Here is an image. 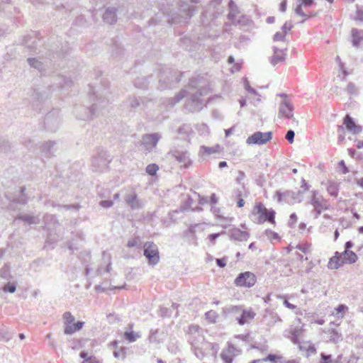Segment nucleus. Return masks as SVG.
I'll use <instances>...</instances> for the list:
<instances>
[{"label": "nucleus", "instance_id": "obj_26", "mask_svg": "<svg viewBox=\"0 0 363 363\" xmlns=\"http://www.w3.org/2000/svg\"><path fill=\"white\" fill-rule=\"evenodd\" d=\"M342 255V260L344 264H353L357 259V255L351 250H345Z\"/></svg>", "mask_w": 363, "mask_h": 363}, {"label": "nucleus", "instance_id": "obj_27", "mask_svg": "<svg viewBox=\"0 0 363 363\" xmlns=\"http://www.w3.org/2000/svg\"><path fill=\"white\" fill-rule=\"evenodd\" d=\"M204 338L202 333H199L198 335H193L188 337V341L191 344L192 349L199 350V346L203 342Z\"/></svg>", "mask_w": 363, "mask_h": 363}, {"label": "nucleus", "instance_id": "obj_62", "mask_svg": "<svg viewBox=\"0 0 363 363\" xmlns=\"http://www.w3.org/2000/svg\"><path fill=\"white\" fill-rule=\"evenodd\" d=\"M339 165L340 167L342 168V174H347L349 172V169L348 167L346 166L344 160H341L340 162H339Z\"/></svg>", "mask_w": 363, "mask_h": 363}, {"label": "nucleus", "instance_id": "obj_50", "mask_svg": "<svg viewBox=\"0 0 363 363\" xmlns=\"http://www.w3.org/2000/svg\"><path fill=\"white\" fill-rule=\"evenodd\" d=\"M113 356L116 358H120L124 359L125 357V349L121 347L120 350H115L113 351Z\"/></svg>", "mask_w": 363, "mask_h": 363}, {"label": "nucleus", "instance_id": "obj_32", "mask_svg": "<svg viewBox=\"0 0 363 363\" xmlns=\"http://www.w3.org/2000/svg\"><path fill=\"white\" fill-rule=\"evenodd\" d=\"M264 320L269 326L274 325L277 322H281V319L279 315L273 312H269L268 315L264 316Z\"/></svg>", "mask_w": 363, "mask_h": 363}, {"label": "nucleus", "instance_id": "obj_23", "mask_svg": "<svg viewBox=\"0 0 363 363\" xmlns=\"http://www.w3.org/2000/svg\"><path fill=\"white\" fill-rule=\"evenodd\" d=\"M164 340V335L163 332H160L159 330H150L148 341L150 343L159 345Z\"/></svg>", "mask_w": 363, "mask_h": 363}, {"label": "nucleus", "instance_id": "obj_38", "mask_svg": "<svg viewBox=\"0 0 363 363\" xmlns=\"http://www.w3.org/2000/svg\"><path fill=\"white\" fill-rule=\"evenodd\" d=\"M262 362H271L272 363H284V358L281 356H279L274 354H268L264 359H262Z\"/></svg>", "mask_w": 363, "mask_h": 363}, {"label": "nucleus", "instance_id": "obj_12", "mask_svg": "<svg viewBox=\"0 0 363 363\" xmlns=\"http://www.w3.org/2000/svg\"><path fill=\"white\" fill-rule=\"evenodd\" d=\"M44 124L48 130L52 132L56 131L60 124L58 111L54 110L48 113L45 117Z\"/></svg>", "mask_w": 363, "mask_h": 363}, {"label": "nucleus", "instance_id": "obj_54", "mask_svg": "<svg viewBox=\"0 0 363 363\" xmlns=\"http://www.w3.org/2000/svg\"><path fill=\"white\" fill-rule=\"evenodd\" d=\"M295 136V133L292 130H289L286 135V139L289 142V143H294V139Z\"/></svg>", "mask_w": 363, "mask_h": 363}, {"label": "nucleus", "instance_id": "obj_7", "mask_svg": "<svg viewBox=\"0 0 363 363\" xmlns=\"http://www.w3.org/2000/svg\"><path fill=\"white\" fill-rule=\"evenodd\" d=\"M63 320L65 324L64 333L66 335H72L76 331L82 328L84 325L83 321H77L75 323V318L69 311L63 314Z\"/></svg>", "mask_w": 363, "mask_h": 363}, {"label": "nucleus", "instance_id": "obj_5", "mask_svg": "<svg viewBox=\"0 0 363 363\" xmlns=\"http://www.w3.org/2000/svg\"><path fill=\"white\" fill-rule=\"evenodd\" d=\"M158 77L160 88L162 89L171 87L172 84L178 83L181 79L177 71L167 67H162L160 69Z\"/></svg>", "mask_w": 363, "mask_h": 363}, {"label": "nucleus", "instance_id": "obj_24", "mask_svg": "<svg viewBox=\"0 0 363 363\" xmlns=\"http://www.w3.org/2000/svg\"><path fill=\"white\" fill-rule=\"evenodd\" d=\"M103 20L108 24H113L116 22V9L115 8H107L103 14Z\"/></svg>", "mask_w": 363, "mask_h": 363}, {"label": "nucleus", "instance_id": "obj_51", "mask_svg": "<svg viewBox=\"0 0 363 363\" xmlns=\"http://www.w3.org/2000/svg\"><path fill=\"white\" fill-rule=\"evenodd\" d=\"M215 152V150L213 147H206V146H201L200 154L204 155H210L211 154Z\"/></svg>", "mask_w": 363, "mask_h": 363}, {"label": "nucleus", "instance_id": "obj_49", "mask_svg": "<svg viewBox=\"0 0 363 363\" xmlns=\"http://www.w3.org/2000/svg\"><path fill=\"white\" fill-rule=\"evenodd\" d=\"M10 150V145L8 141L3 140L0 142V152H7Z\"/></svg>", "mask_w": 363, "mask_h": 363}, {"label": "nucleus", "instance_id": "obj_21", "mask_svg": "<svg viewBox=\"0 0 363 363\" xmlns=\"http://www.w3.org/2000/svg\"><path fill=\"white\" fill-rule=\"evenodd\" d=\"M127 106L132 108H144L147 106V100L145 98L130 96L127 101Z\"/></svg>", "mask_w": 363, "mask_h": 363}, {"label": "nucleus", "instance_id": "obj_13", "mask_svg": "<svg viewBox=\"0 0 363 363\" xmlns=\"http://www.w3.org/2000/svg\"><path fill=\"white\" fill-rule=\"evenodd\" d=\"M272 133L270 131L266 133L257 131L247 138L246 143L249 145H264L272 139Z\"/></svg>", "mask_w": 363, "mask_h": 363}, {"label": "nucleus", "instance_id": "obj_18", "mask_svg": "<svg viewBox=\"0 0 363 363\" xmlns=\"http://www.w3.org/2000/svg\"><path fill=\"white\" fill-rule=\"evenodd\" d=\"M343 125H345L347 130L353 135H357L362 131V127L357 125L354 120L348 114L343 119Z\"/></svg>", "mask_w": 363, "mask_h": 363}, {"label": "nucleus", "instance_id": "obj_52", "mask_svg": "<svg viewBox=\"0 0 363 363\" xmlns=\"http://www.w3.org/2000/svg\"><path fill=\"white\" fill-rule=\"evenodd\" d=\"M220 357L225 363H232L233 362V357L228 352H222Z\"/></svg>", "mask_w": 363, "mask_h": 363}, {"label": "nucleus", "instance_id": "obj_11", "mask_svg": "<svg viewBox=\"0 0 363 363\" xmlns=\"http://www.w3.org/2000/svg\"><path fill=\"white\" fill-rule=\"evenodd\" d=\"M26 188L24 186L21 187L20 192L21 195L18 197L10 196L8 194H5L6 198L10 201L9 205V209L11 211H20L21 208H18V205L24 206L27 203V198L24 194Z\"/></svg>", "mask_w": 363, "mask_h": 363}, {"label": "nucleus", "instance_id": "obj_60", "mask_svg": "<svg viewBox=\"0 0 363 363\" xmlns=\"http://www.w3.org/2000/svg\"><path fill=\"white\" fill-rule=\"evenodd\" d=\"M100 206H101L104 208H110L113 205V202L111 200H104L100 201Z\"/></svg>", "mask_w": 363, "mask_h": 363}, {"label": "nucleus", "instance_id": "obj_20", "mask_svg": "<svg viewBox=\"0 0 363 363\" xmlns=\"http://www.w3.org/2000/svg\"><path fill=\"white\" fill-rule=\"evenodd\" d=\"M273 51L274 55L269 59V62L273 66L285 61L286 49H279L277 47H273Z\"/></svg>", "mask_w": 363, "mask_h": 363}, {"label": "nucleus", "instance_id": "obj_58", "mask_svg": "<svg viewBox=\"0 0 363 363\" xmlns=\"http://www.w3.org/2000/svg\"><path fill=\"white\" fill-rule=\"evenodd\" d=\"M293 26L291 23L286 22L281 27L282 33L286 35L287 32L292 28Z\"/></svg>", "mask_w": 363, "mask_h": 363}, {"label": "nucleus", "instance_id": "obj_30", "mask_svg": "<svg viewBox=\"0 0 363 363\" xmlns=\"http://www.w3.org/2000/svg\"><path fill=\"white\" fill-rule=\"evenodd\" d=\"M352 45L358 47L360 41L363 39V30L353 28L352 30Z\"/></svg>", "mask_w": 363, "mask_h": 363}, {"label": "nucleus", "instance_id": "obj_45", "mask_svg": "<svg viewBox=\"0 0 363 363\" xmlns=\"http://www.w3.org/2000/svg\"><path fill=\"white\" fill-rule=\"evenodd\" d=\"M320 363H337V362H335V359H332L331 354L321 353Z\"/></svg>", "mask_w": 363, "mask_h": 363}, {"label": "nucleus", "instance_id": "obj_48", "mask_svg": "<svg viewBox=\"0 0 363 363\" xmlns=\"http://www.w3.org/2000/svg\"><path fill=\"white\" fill-rule=\"evenodd\" d=\"M347 91L348 94L352 95L357 94V89L355 84L352 82H350L347 86Z\"/></svg>", "mask_w": 363, "mask_h": 363}, {"label": "nucleus", "instance_id": "obj_56", "mask_svg": "<svg viewBox=\"0 0 363 363\" xmlns=\"http://www.w3.org/2000/svg\"><path fill=\"white\" fill-rule=\"evenodd\" d=\"M245 89H246L248 92H250V93H251V94H254V95H257V91H256L255 89L252 88V87L250 86L249 82H247V79H245Z\"/></svg>", "mask_w": 363, "mask_h": 363}, {"label": "nucleus", "instance_id": "obj_19", "mask_svg": "<svg viewBox=\"0 0 363 363\" xmlns=\"http://www.w3.org/2000/svg\"><path fill=\"white\" fill-rule=\"evenodd\" d=\"M41 153L48 157L54 156L55 152L57 150V143L55 141H48L40 145Z\"/></svg>", "mask_w": 363, "mask_h": 363}, {"label": "nucleus", "instance_id": "obj_4", "mask_svg": "<svg viewBox=\"0 0 363 363\" xmlns=\"http://www.w3.org/2000/svg\"><path fill=\"white\" fill-rule=\"evenodd\" d=\"M275 211L270 208L267 209L262 203H257L252 211V214L256 218L255 222L261 224L264 222L275 223Z\"/></svg>", "mask_w": 363, "mask_h": 363}, {"label": "nucleus", "instance_id": "obj_35", "mask_svg": "<svg viewBox=\"0 0 363 363\" xmlns=\"http://www.w3.org/2000/svg\"><path fill=\"white\" fill-rule=\"evenodd\" d=\"M229 9L230 11L228 15V18L230 21H234L237 14L239 13V11L237 5L233 0H230L229 2Z\"/></svg>", "mask_w": 363, "mask_h": 363}, {"label": "nucleus", "instance_id": "obj_55", "mask_svg": "<svg viewBox=\"0 0 363 363\" xmlns=\"http://www.w3.org/2000/svg\"><path fill=\"white\" fill-rule=\"evenodd\" d=\"M303 7L311 6L313 4V0H296Z\"/></svg>", "mask_w": 363, "mask_h": 363}, {"label": "nucleus", "instance_id": "obj_64", "mask_svg": "<svg viewBox=\"0 0 363 363\" xmlns=\"http://www.w3.org/2000/svg\"><path fill=\"white\" fill-rule=\"evenodd\" d=\"M245 177V174L243 172L239 171L238 174L236 179V181L238 184H241V182L244 180Z\"/></svg>", "mask_w": 363, "mask_h": 363}, {"label": "nucleus", "instance_id": "obj_57", "mask_svg": "<svg viewBox=\"0 0 363 363\" xmlns=\"http://www.w3.org/2000/svg\"><path fill=\"white\" fill-rule=\"evenodd\" d=\"M357 20H359L361 21H363V9L359 7V6H357Z\"/></svg>", "mask_w": 363, "mask_h": 363}, {"label": "nucleus", "instance_id": "obj_10", "mask_svg": "<svg viewBox=\"0 0 363 363\" xmlns=\"http://www.w3.org/2000/svg\"><path fill=\"white\" fill-rule=\"evenodd\" d=\"M256 276L250 272L240 273L235 279V284L237 286L250 288L256 283Z\"/></svg>", "mask_w": 363, "mask_h": 363}, {"label": "nucleus", "instance_id": "obj_53", "mask_svg": "<svg viewBox=\"0 0 363 363\" xmlns=\"http://www.w3.org/2000/svg\"><path fill=\"white\" fill-rule=\"evenodd\" d=\"M286 38L285 33L282 32H277L274 35V41H284Z\"/></svg>", "mask_w": 363, "mask_h": 363}, {"label": "nucleus", "instance_id": "obj_59", "mask_svg": "<svg viewBox=\"0 0 363 363\" xmlns=\"http://www.w3.org/2000/svg\"><path fill=\"white\" fill-rule=\"evenodd\" d=\"M190 127L188 125H183L178 129L179 134L187 133L190 130Z\"/></svg>", "mask_w": 363, "mask_h": 363}, {"label": "nucleus", "instance_id": "obj_29", "mask_svg": "<svg viewBox=\"0 0 363 363\" xmlns=\"http://www.w3.org/2000/svg\"><path fill=\"white\" fill-rule=\"evenodd\" d=\"M180 11L186 15V19H190L197 11V7L184 4L181 6Z\"/></svg>", "mask_w": 363, "mask_h": 363}, {"label": "nucleus", "instance_id": "obj_37", "mask_svg": "<svg viewBox=\"0 0 363 363\" xmlns=\"http://www.w3.org/2000/svg\"><path fill=\"white\" fill-rule=\"evenodd\" d=\"M290 339L294 344H298L299 342V337L301 334V329L300 328L296 327L291 329Z\"/></svg>", "mask_w": 363, "mask_h": 363}, {"label": "nucleus", "instance_id": "obj_22", "mask_svg": "<svg viewBox=\"0 0 363 363\" xmlns=\"http://www.w3.org/2000/svg\"><path fill=\"white\" fill-rule=\"evenodd\" d=\"M230 240L243 242L247 240L249 238V233L245 230H241L239 228H235L229 230Z\"/></svg>", "mask_w": 363, "mask_h": 363}, {"label": "nucleus", "instance_id": "obj_34", "mask_svg": "<svg viewBox=\"0 0 363 363\" xmlns=\"http://www.w3.org/2000/svg\"><path fill=\"white\" fill-rule=\"evenodd\" d=\"M149 80L147 77H138L134 81V85L139 89H146L148 86Z\"/></svg>", "mask_w": 363, "mask_h": 363}, {"label": "nucleus", "instance_id": "obj_3", "mask_svg": "<svg viewBox=\"0 0 363 363\" xmlns=\"http://www.w3.org/2000/svg\"><path fill=\"white\" fill-rule=\"evenodd\" d=\"M111 158L107 151L97 149L96 153L92 156L91 169L96 172H103L108 167Z\"/></svg>", "mask_w": 363, "mask_h": 363}, {"label": "nucleus", "instance_id": "obj_28", "mask_svg": "<svg viewBox=\"0 0 363 363\" xmlns=\"http://www.w3.org/2000/svg\"><path fill=\"white\" fill-rule=\"evenodd\" d=\"M15 220H21L23 222H26L30 225L31 224H38L40 223V218L38 216H33L28 214H19Z\"/></svg>", "mask_w": 363, "mask_h": 363}, {"label": "nucleus", "instance_id": "obj_6", "mask_svg": "<svg viewBox=\"0 0 363 363\" xmlns=\"http://www.w3.org/2000/svg\"><path fill=\"white\" fill-rule=\"evenodd\" d=\"M143 255L150 265L155 266L160 262V252L157 245L153 242H146L143 246Z\"/></svg>", "mask_w": 363, "mask_h": 363}, {"label": "nucleus", "instance_id": "obj_17", "mask_svg": "<svg viewBox=\"0 0 363 363\" xmlns=\"http://www.w3.org/2000/svg\"><path fill=\"white\" fill-rule=\"evenodd\" d=\"M293 104L289 101L284 100L279 104L278 116L279 118L284 117L295 121V118L293 117Z\"/></svg>", "mask_w": 363, "mask_h": 363}, {"label": "nucleus", "instance_id": "obj_44", "mask_svg": "<svg viewBox=\"0 0 363 363\" xmlns=\"http://www.w3.org/2000/svg\"><path fill=\"white\" fill-rule=\"evenodd\" d=\"M158 169L159 167L157 166V164H150L146 167V172L150 176H154L156 174Z\"/></svg>", "mask_w": 363, "mask_h": 363}, {"label": "nucleus", "instance_id": "obj_15", "mask_svg": "<svg viewBox=\"0 0 363 363\" xmlns=\"http://www.w3.org/2000/svg\"><path fill=\"white\" fill-rule=\"evenodd\" d=\"M310 203L313 206V209L327 210L329 208L328 201L315 190L312 191Z\"/></svg>", "mask_w": 363, "mask_h": 363}, {"label": "nucleus", "instance_id": "obj_1", "mask_svg": "<svg viewBox=\"0 0 363 363\" xmlns=\"http://www.w3.org/2000/svg\"><path fill=\"white\" fill-rule=\"evenodd\" d=\"M191 91L181 90L174 98L171 99V105L173 106L187 96L185 102V108L190 112L199 111L203 108V101L201 96L208 94L210 88L207 79L203 76L192 78L189 82Z\"/></svg>", "mask_w": 363, "mask_h": 363}, {"label": "nucleus", "instance_id": "obj_33", "mask_svg": "<svg viewBox=\"0 0 363 363\" xmlns=\"http://www.w3.org/2000/svg\"><path fill=\"white\" fill-rule=\"evenodd\" d=\"M301 194V191L296 193L291 191H286L284 193V201L289 203H294L296 201V197Z\"/></svg>", "mask_w": 363, "mask_h": 363}, {"label": "nucleus", "instance_id": "obj_39", "mask_svg": "<svg viewBox=\"0 0 363 363\" xmlns=\"http://www.w3.org/2000/svg\"><path fill=\"white\" fill-rule=\"evenodd\" d=\"M53 222V226L55 225L56 220L55 217L51 214H45L43 217V223L45 224L44 228L49 230L51 228L50 223Z\"/></svg>", "mask_w": 363, "mask_h": 363}, {"label": "nucleus", "instance_id": "obj_25", "mask_svg": "<svg viewBox=\"0 0 363 363\" xmlns=\"http://www.w3.org/2000/svg\"><path fill=\"white\" fill-rule=\"evenodd\" d=\"M342 264H344V263L342 260V255L336 252L335 255L330 259L328 266L330 269H337Z\"/></svg>", "mask_w": 363, "mask_h": 363}, {"label": "nucleus", "instance_id": "obj_43", "mask_svg": "<svg viewBox=\"0 0 363 363\" xmlns=\"http://www.w3.org/2000/svg\"><path fill=\"white\" fill-rule=\"evenodd\" d=\"M127 247H137L140 248L141 247V242L139 238H135L131 240H129L127 242Z\"/></svg>", "mask_w": 363, "mask_h": 363}, {"label": "nucleus", "instance_id": "obj_47", "mask_svg": "<svg viewBox=\"0 0 363 363\" xmlns=\"http://www.w3.org/2000/svg\"><path fill=\"white\" fill-rule=\"evenodd\" d=\"M206 318L211 323H215L217 314L215 311L211 310L205 313Z\"/></svg>", "mask_w": 363, "mask_h": 363}, {"label": "nucleus", "instance_id": "obj_9", "mask_svg": "<svg viewBox=\"0 0 363 363\" xmlns=\"http://www.w3.org/2000/svg\"><path fill=\"white\" fill-rule=\"evenodd\" d=\"M169 155L174 157L182 167L189 168L192 164L190 154L186 150L174 149L171 150Z\"/></svg>", "mask_w": 363, "mask_h": 363}, {"label": "nucleus", "instance_id": "obj_2", "mask_svg": "<svg viewBox=\"0 0 363 363\" xmlns=\"http://www.w3.org/2000/svg\"><path fill=\"white\" fill-rule=\"evenodd\" d=\"M108 94L109 91L106 88H95L90 86L89 97L94 103L89 108L83 106H76L74 111L76 117L79 120L86 121L104 115L109 104Z\"/></svg>", "mask_w": 363, "mask_h": 363}, {"label": "nucleus", "instance_id": "obj_61", "mask_svg": "<svg viewBox=\"0 0 363 363\" xmlns=\"http://www.w3.org/2000/svg\"><path fill=\"white\" fill-rule=\"evenodd\" d=\"M225 233V231H222L221 233H212L209 235L208 238L212 243H214V241L216 240V238H218L220 235Z\"/></svg>", "mask_w": 363, "mask_h": 363}, {"label": "nucleus", "instance_id": "obj_16", "mask_svg": "<svg viewBox=\"0 0 363 363\" xmlns=\"http://www.w3.org/2000/svg\"><path fill=\"white\" fill-rule=\"evenodd\" d=\"M241 308L238 306H230L229 311L236 313L240 311ZM255 316V313L252 311L242 310V315L236 318L238 323L240 325L245 324L248 320H252Z\"/></svg>", "mask_w": 363, "mask_h": 363}, {"label": "nucleus", "instance_id": "obj_40", "mask_svg": "<svg viewBox=\"0 0 363 363\" xmlns=\"http://www.w3.org/2000/svg\"><path fill=\"white\" fill-rule=\"evenodd\" d=\"M123 336L124 338L130 342H133L136 341L138 338L140 337L138 333H134L133 331H126L124 333Z\"/></svg>", "mask_w": 363, "mask_h": 363}, {"label": "nucleus", "instance_id": "obj_63", "mask_svg": "<svg viewBox=\"0 0 363 363\" xmlns=\"http://www.w3.org/2000/svg\"><path fill=\"white\" fill-rule=\"evenodd\" d=\"M274 198H277L279 203L281 202L283 200L284 201V193H281L279 191H277L274 195Z\"/></svg>", "mask_w": 363, "mask_h": 363}, {"label": "nucleus", "instance_id": "obj_36", "mask_svg": "<svg viewBox=\"0 0 363 363\" xmlns=\"http://www.w3.org/2000/svg\"><path fill=\"white\" fill-rule=\"evenodd\" d=\"M14 333L9 331L7 328L2 327L0 328V340L7 342L11 340Z\"/></svg>", "mask_w": 363, "mask_h": 363}, {"label": "nucleus", "instance_id": "obj_31", "mask_svg": "<svg viewBox=\"0 0 363 363\" xmlns=\"http://www.w3.org/2000/svg\"><path fill=\"white\" fill-rule=\"evenodd\" d=\"M27 61L30 67L38 69L40 73L45 71V63L39 61L37 58H28Z\"/></svg>", "mask_w": 363, "mask_h": 363}, {"label": "nucleus", "instance_id": "obj_8", "mask_svg": "<svg viewBox=\"0 0 363 363\" xmlns=\"http://www.w3.org/2000/svg\"><path fill=\"white\" fill-rule=\"evenodd\" d=\"M160 138L161 135L158 133L145 134L142 137L140 145L147 154L152 151V150L156 147Z\"/></svg>", "mask_w": 363, "mask_h": 363}, {"label": "nucleus", "instance_id": "obj_46", "mask_svg": "<svg viewBox=\"0 0 363 363\" xmlns=\"http://www.w3.org/2000/svg\"><path fill=\"white\" fill-rule=\"evenodd\" d=\"M4 292L14 293L16 290V285L13 282H8L3 288Z\"/></svg>", "mask_w": 363, "mask_h": 363}, {"label": "nucleus", "instance_id": "obj_41", "mask_svg": "<svg viewBox=\"0 0 363 363\" xmlns=\"http://www.w3.org/2000/svg\"><path fill=\"white\" fill-rule=\"evenodd\" d=\"M327 191L330 196L336 197L339 191L337 185L334 182H330L327 187Z\"/></svg>", "mask_w": 363, "mask_h": 363}, {"label": "nucleus", "instance_id": "obj_14", "mask_svg": "<svg viewBox=\"0 0 363 363\" xmlns=\"http://www.w3.org/2000/svg\"><path fill=\"white\" fill-rule=\"evenodd\" d=\"M123 199L126 205L133 211L139 210L143 207L142 201L134 191L125 194Z\"/></svg>", "mask_w": 363, "mask_h": 363}, {"label": "nucleus", "instance_id": "obj_42", "mask_svg": "<svg viewBox=\"0 0 363 363\" xmlns=\"http://www.w3.org/2000/svg\"><path fill=\"white\" fill-rule=\"evenodd\" d=\"M201 328L198 325H190L188 327V330L186 331V334L188 337L196 335H198L199 333H201Z\"/></svg>", "mask_w": 363, "mask_h": 363}]
</instances>
